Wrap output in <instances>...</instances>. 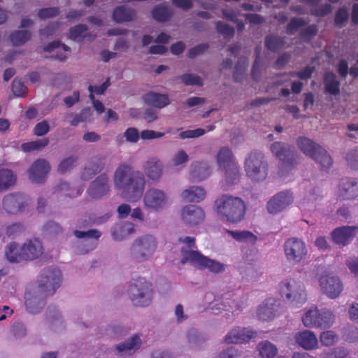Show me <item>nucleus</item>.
I'll return each mask as SVG.
<instances>
[{"mask_svg":"<svg viewBox=\"0 0 358 358\" xmlns=\"http://www.w3.org/2000/svg\"><path fill=\"white\" fill-rule=\"evenodd\" d=\"M215 27L217 31L222 34L226 39H230L234 36L235 29L233 27L228 24H226L222 21H218L216 22Z\"/></svg>","mask_w":358,"mask_h":358,"instance_id":"de8ad7c7","label":"nucleus"},{"mask_svg":"<svg viewBox=\"0 0 358 358\" xmlns=\"http://www.w3.org/2000/svg\"><path fill=\"white\" fill-rule=\"evenodd\" d=\"M234 294L231 292L224 294L221 299H215L211 307L215 314L221 313V310H227L229 312H235L242 308L236 299L234 298Z\"/></svg>","mask_w":358,"mask_h":358,"instance_id":"dca6fc26","label":"nucleus"},{"mask_svg":"<svg viewBox=\"0 0 358 358\" xmlns=\"http://www.w3.org/2000/svg\"><path fill=\"white\" fill-rule=\"evenodd\" d=\"M299 149L306 155L319 163L322 168L329 169L333 164V160L327 150L312 140L300 137L297 140Z\"/></svg>","mask_w":358,"mask_h":358,"instance_id":"39448f33","label":"nucleus"},{"mask_svg":"<svg viewBox=\"0 0 358 358\" xmlns=\"http://www.w3.org/2000/svg\"><path fill=\"white\" fill-rule=\"evenodd\" d=\"M258 350L262 358H274L278 352L276 346L268 341L260 342Z\"/></svg>","mask_w":358,"mask_h":358,"instance_id":"a19ab883","label":"nucleus"},{"mask_svg":"<svg viewBox=\"0 0 358 358\" xmlns=\"http://www.w3.org/2000/svg\"><path fill=\"white\" fill-rule=\"evenodd\" d=\"M271 150L289 169L294 168L299 163V155L292 146L285 143L275 142L271 145Z\"/></svg>","mask_w":358,"mask_h":358,"instance_id":"9b49d317","label":"nucleus"},{"mask_svg":"<svg viewBox=\"0 0 358 358\" xmlns=\"http://www.w3.org/2000/svg\"><path fill=\"white\" fill-rule=\"evenodd\" d=\"M143 170L149 179L157 180L162 175L163 165L159 159L152 157L145 162Z\"/></svg>","mask_w":358,"mask_h":358,"instance_id":"a878e982","label":"nucleus"},{"mask_svg":"<svg viewBox=\"0 0 358 358\" xmlns=\"http://www.w3.org/2000/svg\"><path fill=\"white\" fill-rule=\"evenodd\" d=\"M21 247L15 242L10 243L6 248L5 255L7 259L11 263L20 262L22 260L21 257Z\"/></svg>","mask_w":358,"mask_h":358,"instance_id":"58836bf2","label":"nucleus"},{"mask_svg":"<svg viewBox=\"0 0 358 358\" xmlns=\"http://www.w3.org/2000/svg\"><path fill=\"white\" fill-rule=\"evenodd\" d=\"M216 161L220 168L226 169L232 165H237L231 150L228 147H222L216 155Z\"/></svg>","mask_w":358,"mask_h":358,"instance_id":"2f4dec72","label":"nucleus"},{"mask_svg":"<svg viewBox=\"0 0 358 358\" xmlns=\"http://www.w3.org/2000/svg\"><path fill=\"white\" fill-rule=\"evenodd\" d=\"M88 27L87 25L83 24H78L72 27L69 29V38L73 41L77 40L79 38H85V34Z\"/></svg>","mask_w":358,"mask_h":358,"instance_id":"09e8293b","label":"nucleus"},{"mask_svg":"<svg viewBox=\"0 0 358 358\" xmlns=\"http://www.w3.org/2000/svg\"><path fill=\"white\" fill-rule=\"evenodd\" d=\"M12 92L16 96H24L27 92V87L22 79L15 78L12 83Z\"/></svg>","mask_w":358,"mask_h":358,"instance_id":"603ef678","label":"nucleus"},{"mask_svg":"<svg viewBox=\"0 0 358 358\" xmlns=\"http://www.w3.org/2000/svg\"><path fill=\"white\" fill-rule=\"evenodd\" d=\"M294 201V196L289 191H282L275 194L267 203L266 208L269 213H280Z\"/></svg>","mask_w":358,"mask_h":358,"instance_id":"2eb2a0df","label":"nucleus"},{"mask_svg":"<svg viewBox=\"0 0 358 358\" xmlns=\"http://www.w3.org/2000/svg\"><path fill=\"white\" fill-rule=\"evenodd\" d=\"M294 338L299 346L307 350L316 348L318 344L315 334L309 330H304L296 333Z\"/></svg>","mask_w":358,"mask_h":358,"instance_id":"393cba45","label":"nucleus"},{"mask_svg":"<svg viewBox=\"0 0 358 358\" xmlns=\"http://www.w3.org/2000/svg\"><path fill=\"white\" fill-rule=\"evenodd\" d=\"M157 248L156 238L152 235L146 234L135 240L131 248V254L137 261H146L153 255Z\"/></svg>","mask_w":358,"mask_h":358,"instance_id":"1a4fd4ad","label":"nucleus"},{"mask_svg":"<svg viewBox=\"0 0 358 358\" xmlns=\"http://www.w3.org/2000/svg\"><path fill=\"white\" fill-rule=\"evenodd\" d=\"M315 71V66H307L303 70L297 72H292L289 75L293 77L296 76L301 80H308L311 78Z\"/></svg>","mask_w":358,"mask_h":358,"instance_id":"052dcab7","label":"nucleus"},{"mask_svg":"<svg viewBox=\"0 0 358 358\" xmlns=\"http://www.w3.org/2000/svg\"><path fill=\"white\" fill-rule=\"evenodd\" d=\"M110 214L106 213L103 216L97 217L96 213H89L83 219L78 222L79 227H89L94 224H101L105 222L110 217Z\"/></svg>","mask_w":358,"mask_h":358,"instance_id":"4c0bfd02","label":"nucleus"},{"mask_svg":"<svg viewBox=\"0 0 358 358\" xmlns=\"http://www.w3.org/2000/svg\"><path fill=\"white\" fill-rule=\"evenodd\" d=\"M318 32L316 24H310L302 29L300 32L301 38L306 42H310V39L315 37Z\"/></svg>","mask_w":358,"mask_h":358,"instance_id":"4d7b16f0","label":"nucleus"},{"mask_svg":"<svg viewBox=\"0 0 358 358\" xmlns=\"http://www.w3.org/2000/svg\"><path fill=\"white\" fill-rule=\"evenodd\" d=\"M227 233L238 242L250 241L255 243L257 240V237L249 231H232L227 229Z\"/></svg>","mask_w":358,"mask_h":358,"instance_id":"c03bdc74","label":"nucleus"},{"mask_svg":"<svg viewBox=\"0 0 358 358\" xmlns=\"http://www.w3.org/2000/svg\"><path fill=\"white\" fill-rule=\"evenodd\" d=\"M16 176L13 171L8 169H0V192L7 190L14 185Z\"/></svg>","mask_w":358,"mask_h":358,"instance_id":"e433bc0d","label":"nucleus"},{"mask_svg":"<svg viewBox=\"0 0 358 358\" xmlns=\"http://www.w3.org/2000/svg\"><path fill=\"white\" fill-rule=\"evenodd\" d=\"M279 309V303L275 299H266L257 309V317L263 321L273 320L277 315Z\"/></svg>","mask_w":358,"mask_h":358,"instance_id":"5701e85b","label":"nucleus"},{"mask_svg":"<svg viewBox=\"0 0 358 358\" xmlns=\"http://www.w3.org/2000/svg\"><path fill=\"white\" fill-rule=\"evenodd\" d=\"M129 293L134 305L147 306L152 301V284L144 278H138L129 286Z\"/></svg>","mask_w":358,"mask_h":358,"instance_id":"0eeeda50","label":"nucleus"},{"mask_svg":"<svg viewBox=\"0 0 358 358\" xmlns=\"http://www.w3.org/2000/svg\"><path fill=\"white\" fill-rule=\"evenodd\" d=\"M31 33L28 30H18L11 33L9 36L10 42L14 46H20L31 39Z\"/></svg>","mask_w":358,"mask_h":358,"instance_id":"ea45409f","label":"nucleus"},{"mask_svg":"<svg viewBox=\"0 0 358 358\" xmlns=\"http://www.w3.org/2000/svg\"><path fill=\"white\" fill-rule=\"evenodd\" d=\"M73 234L77 238H94L96 241L101 236V232L97 229H90L86 231L74 230Z\"/></svg>","mask_w":358,"mask_h":358,"instance_id":"6e6d98bb","label":"nucleus"},{"mask_svg":"<svg viewBox=\"0 0 358 358\" xmlns=\"http://www.w3.org/2000/svg\"><path fill=\"white\" fill-rule=\"evenodd\" d=\"M22 260H33L39 257L43 252L41 241L38 239L29 240L21 247Z\"/></svg>","mask_w":358,"mask_h":358,"instance_id":"b1692460","label":"nucleus"},{"mask_svg":"<svg viewBox=\"0 0 358 358\" xmlns=\"http://www.w3.org/2000/svg\"><path fill=\"white\" fill-rule=\"evenodd\" d=\"M224 169V180L227 187H230L239 182L240 170L238 165H232Z\"/></svg>","mask_w":358,"mask_h":358,"instance_id":"79ce46f5","label":"nucleus"},{"mask_svg":"<svg viewBox=\"0 0 358 358\" xmlns=\"http://www.w3.org/2000/svg\"><path fill=\"white\" fill-rule=\"evenodd\" d=\"M345 159L348 166L355 170H358V149L352 150L348 152Z\"/></svg>","mask_w":358,"mask_h":358,"instance_id":"e2e57ef3","label":"nucleus"},{"mask_svg":"<svg viewBox=\"0 0 358 358\" xmlns=\"http://www.w3.org/2000/svg\"><path fill=\"white\" fill-rule=\"evenodd\" d=\"M244 168L247 176L254 181H263L268 176V164L260 152H251L245 159Z\"/></svg>","mask_w":358,"mask_h":358,"instance_id":"20e7f679","label":"nucleus"},{"mask_svg":"<svg viewBox=\"0 0 358 358\" xmlns=\"http://www.w3.org/2000/svg\"><path fill=\"white\" fill-rule=\"evenodd\" d=\"M324 92L334 96L340 94V81L333 72H327L324 76Z\"/></svg>","mask_w":358,"mask_h":358,"instance_id":"72a5a7b5","label":"nucleus"},{"mask_svg":"<svg viewBox=\"0 0 358 358\" xmlns=\"http://www.w3.org/2000/svg\"><path fill=\"white\" fill-rule=\"evenodd\" d=\"M349 19V13L347 8H339L335 13L334 23L336 27H343Z\"/></svg>","mask_w":358,"mask_h":358,"instance_id":"8fccbe9b","label":"nucleus"},{"mask_svg":"<svg viewBox=\"0 0 358 358\" xmlns=\"http://www.w3.org/2000/svg\"><path fill=\"white\" fill-rule=\"evenodd\" d=\"M45 230L50 234L57 235L62 232V227L57 222L49 221L44 225Z\"/></svg>","mask_w":358,"mask_h":358,"instance_id":"338daca9","label":"nucleus"},{"mask_svg":"<svg viewBox=\"0 0 358 358\" xmlns=\"http://www.w3.org/2000/svg\"><path fill=\"white\" fill-rule=\"evenodd\" d=\"M338 196L343 200H350L357 197L358 179H343L338 187Z\"/></svg>","mask_w":358,"mask_h":358,"instance_id":"412c9836","label":"nucleus"},{"mask_svg":"<svg viewBox=\"0 0 358 358\" xmlns=\"http://www.w3.org/2000/svg\"><path fill=\"white\" fill-rule=\"evenodd\" d=\"M50 131V127L48 123L43 120L38 122L34 128V134L37 136H42Z\"/></svg>","mask_w":358,"mask_h":358,"instance_id":"774afa93","label":"nucleus"},{"mask_svg":"<svg viewBox=\"0 0 358 358\" xmlns=\"http://www.w3.org/2000/svg\"><path fill=\"white\" fill-rule=\"evenodd\" d=\"M284 252L287 260L297 264L306 257L308 250L305 243L298 238H289L284 243Z\"/></svg>","mask_w":358,"mask_h":358,"instance_id":"9d476101","label":"nucleus"},{"mask_svg":"<svg viewBox=\"0 0 358 358\" xmlns=\"http://www.w3.org/2000/svg\"><path fill=\"white\" fill-rule=\"evenodd\" d=\"M279 292L282 298L296 307H300L307 301L304 285L293 278L282 280L279 284Z\"/></svg>","mask_w":358,"mask_h":358,"instance_id":"7ed1b4c3","label":"nucleus"},{"mask_svg":"<svg viewBox=\"0 0 358 358\" xmlns=\"http://www.w3.org/2000/svg\"><path fill=\"white\" fill-rule=\"evenodd\" d=\"M214 208L218 216L225 222L238 224L244 220L247 206L239 196L223 194L214 202Z\"/></svg>","mask_w":358,"mask_h":358,"instance_id":"f03ea898","label":"nucleus"},{"mask_svg":"<svg viewBox=\"0 0 358 358\" xmlns=\"http://www.w3.org/2000/svg\"><path fill=\"white\" fill-rule=\"evenodd\" d=\"M109 192L108 178L105 173L99 176L95 180L91 182L87 190L92 199H99Z\"/></svg>","mask_w":358,"mask_h":358,"instance_id":"4be33fe9","label":"nucleus"},{"mask_svg":"<svg viewBox=\"0 0 358 358\" xmlns=\"http://www.w3.org/2000/svg\"><path fill=\"white\" fill-rule=\"evenodd\" d=\"M334 322V315L331 311L319 310L317 327L321 329L329 328Z\"/></svg>","mask_w":358,"mask_h":358,"instance_id":"49530a36","label":"nucleus"},{"mask_svg":"<svg viewBox=\"0 0 358 358\" xmlns=\"http://www.w3.org/2000/svg\"><path fill=\"white\" fill-rule=\"evenodd\" d=\"M143 100L146 104L157 108H164L170 103L167 94H162L152 92L144 94Z\"/></svg>","mask_w":358,"mask_h":358,"instance_id":"c756f323","label":"nucleus"},{"mask_svg":"<svg viewBox=\"0 0 358 358\" xmlns=\"http://www.w3.org/2000/svg\"><path fill=\"white\" fill-rule=\"evenodd\" d=\"M179 78L185 85H196L201 87L203 85L201 78L196 75L185 73L180 76Z\"/></svg>","mask_w":358,"mask_h":358,"instance_id":"864d4df0","label":"nucleus"},{"mask_svg":"<svg viewBox=\"0 0 358 358\" xmlns=\"http://www.w3.org/2000/svg\"><path fill=\"white\" fill-rule=\"evenodd\" d=\"M60 13L58 7H49L41 8L38 12V16L41 20L52 18L57 16Z\"/></svg>","mask_w":358,"mask_h":358,"instance_id":"13d9d810","label":"nucleus"},{"mask_svg":"<svg viewBox=\"0 0 358 358\" xmlns=\"http://www.w3.org/2000/svg\"><path fill=\"white\" fill-rule=\"evenodd\" d=\"M141 344L138 336L134 335L129 339L116 345V350L120 356L130 355L138 350Z\"/></svg>","mask_w":358,"mask_h":358,"instance_id":"c85d7f7f","label":"nucleus"},{"mask_svg":"<svg viewBox=\"0 0 358 358\" xmlns=\"http://www.w3.org/2000/svg\"><path fill=\"white\" fill-rule=\"evenodd\" d=\"M307 22L301 17H292L287 25L286 31L288 34H294L299 28L306 25Z\"/></svg>","mask_w":358,"mask_h":358,"instance_id":"3c124183","label":"nucleus"},{"mask_svg":"<svg viewBox=\"0 0 358 358\" xmlns=\"http://www.w3.org/2000/svg\"><path fill=\"white\" fill-rule=\"evenodd\" d=\"M115 188L121 197L129 202L138 201L144 192L145 179L142 172L126 163L120 164L113 176Z\"/></svg>","mask_w":358,"mask_h":358,"instance_id":"f257e3e1","label":"nucleus"},{"mask_svg":"<svg viewBox=\"0 0 358 358\" xmlns=\"http://www.w3.org/2000/svg\"><path fill=\"white\" fill-rule=\"evenodd\" d=\"M319 310L315 308L307 311L302 317V322L306 327H317Z\"/></svg>","mask_w":358,"mask_h":358,"instance_id":"a18cd8bd","label":"nucleus"},{"mask_svg":"<svg viewBox=\"0 0 358 358\" xmlns=\"http://www.w3.org/2000/svg\"><path fill=\"white\" fill-rule=\"evenodd\" d=\"M24 231V226L21 223H13L6 229V234L9 237H15Z\"/></svg>","mask_w":358,"mask_h":358,"instance_id":"680f3d73","label":"nucleus"},{"mask_svg":"<svg viewBox=\"0 0 358 358\" xmlns=\"http://www.w3.org/2000/svg\"><path fill=\"white\" fill-rule=\"evenodd\" d=\"M124 137H125L127 142L136 143L139 139L140 135L136 128L129 127L124 131Z\"/></svg>","mask_w":358,"mask_h":358,"instance_id":"69168bd1","label":"nucleus"},{"mask_svg":"<svg viewBox=\"0 0 358 358\" xmlns=\"http://www.w3.org/2000/svg\"><path fill=\"white\" fill-rule=\"evenodd\" d=\"M50 171L49 162L44 159H38L33 162L29 169V178L34 182L42 183Z\"/></svg>","mask_w":358,"mask_h":358,"instance_id":"a211bd4d","label":"nucleus"},{"mask_svg":"<svg viewBox=\"0 0 358 358\" xmlns=\"http://www.w3.org/2000/svg\"><path fill=\"white\" fill-rule=\"evenodd\" d=\"M135 10L126 6H119L114 8L113 12V20L117 22H128L134 20Z\"/></svg>","mask_w":358,"mask_h":358,"instance_id":"7c9ffc66","label":"nucleus"},{"mask_svg":"<svg viewBox=\"0 0 358 358\" xmlns=\"http://www.w3.org/2000/svg\"><path fill=\"white\" fill-rule=\"evenodd\" d=\"M182 264L189 262L199 268H208L213 273H220L224 270V265L219 262L210 259L197 251L182 248L181 250Z\"/></svg>","mask_w":358,"mask_h":358,"instance_id":"423d86ee","label":"nucleus"},{"mask_svg":"<svg viewBox=\"0 0 358 358\" xmlns=\"http://www.w3.org/2000/svg\"><path fill=\"white\" fill-rule=\"evenodd\" d=\"M62 282L60 270L56 267L43 268L38 279L40 292L45 296L52 295Z\"/></svg>","mask_w":358,"mask_h":358,"instance_id":"6e6552de","label":"nucleus"},{"mask_svg":"<svg viewBox=\"0 0 358 358\" xmlns=\"http://www.w3.org/2000/svg\"><path fill=\"white\" fill-rule=\"evenodd\" d=\"M265 47L271 52H276L280 48H282L285 44L284 38L269 34L264 38Z\"/></svg>","mask_w":358,"mask_h":358,"instance_id":"37998d69","label":"nucleus"},{"mask_svg":"<svg viewBox=\"0 0 358 358\" xmlns=\"http://www.w3.org/2000/svg\"><path fill=\"white\" fill-rule=\"evenodd\" d=\"M29 199L21 193H10L3 199V208L8 214H17L28 204Z\"/></svg>","mask_w":358,"mask_h":358,"instance_id":"ddd939ff","label":"nucleus"},{"mask_svg":"<svg viewBox=\"0 0 358 358\" xmlns=\"http://www.w3.org/2000/svg\"><path fill=\"white\" fill-rule=\"evenodd\" d=\"M205 196V189L198 186L190 187L181 193L182 199L187 202L199 203L203 200Z\"/></svg>","mask_w":358,"mask_h":358,"instance_id":"473e14b6","label":"nucleus"},{"mask_svg":"<svg viewBox=\"0 0 358 358\" xmlns=\"http://www.w3.org/2000/svg\"><path fill=\"white\" fill-rule=\"evenodd\" d=\"M77 157L71 156L63 159L58 166V172L60 173H65L70 171L76 164L77 162Z\"/></svg>","mask_w":358,"mask_h":358,"instance_id":"5fc2aeb1","label":"nucleus"},{"mask_svg":"<svg viewBox=\"0 0 358 358\" xmlns=\"http://www.w3.org/2000/svg\"><path fill=\"white\" fill-rule=\"evenodd\" d=\"M257 336V333L251 329L236 327L225 336L224 341L227 343H243L249 342Z\"/></svg>","mask_w":358,"mask_h":358,"instance_id":"aec40b11","label":"nucleus"},{"mask_svg":"<svg viewBox=\"0 0 358 358\" xmlns=\"http://www.w3.org/2000/svg\"><path fill=\"white\" fill-rule=\"evenodd\" d=\"M106 159L101 157H96L90 160L89 166L85 167L82 173L83 180H89L95 174L100 173L105 167Z\"/></svg>","mask_w":358,"mask_h":358,"instance_id":"cd10ccee","label":"nucleus"},{"mask_svg":"<svg viewBox=\"0 0 358 358\" xmlns=\"http://www.w3.org/2000/svg\"><path fill=\"white\" fill-rule=\"evenodd\" d=\"M134 231V224L131 222H125L114 226L112 230V236L115 241H121Z\"/></svg>","mask_w":358,"mask_h":358,"instance_id":"f704fd0d","label":"nucleus"},{"mask_svg":"<svg viewBox=\"0 0 358 358\" xmlns=\"http://www.w3.org/2000/svg\"><path fill=\"white\" fill-rule=\"evenodd\" d=\"M211 173L210 166L203 162H195L191 165L190 176L194 181L206 179Z\"/></svg>","mask_w":358,"mask_h":358,"instance_id":"bb28decb","label":"nucleus"},{"mask_svg":"<svg viewBox=\"0 0 358 358\" xmlns=\"http://www.w3.org/2000/svg\"><path fill=\"white\" fill-rule=\"evenodd\" d=\"M332 11V6L329 3L320 5L317 8L310 9V14L316 17H324Z\"/></svg>","mask_w":358,"mask_h":358,"instance_id":"bf43d9fd","label":"nucleus"},{"mask_svg":"<svg viewBox=\"0 0 358 358\" xmlns=\"http://www.w3.org/2000/svg\"><path fill=\"white\" fill-rule=\"evenodd\" d=\"M209 48L208 44L207 43H201L199 44L192 48H190L188 51V57L190 59H193L196 57L197 55H201L205 52Z\"/></svg>","mask_w":358,"mask_h":358,"instance_id":"0e129e2a","label":"nucleus"},{"mask_svg":"<svg viewBox=\"0 0 358 358\" xmlns=\"http://www.w3.org/2000/svg\"><path fill=\"white\" fill-rule=\"evenodd\" d=\"M167 203V196L164 192L156 188L148 189L143 196L145 208L153 211L162 210Z\"/></svg>","mask_w":358,"mask_h":358,"instance_id":"f8f14e48","label":"nucleus"},{"mask_svg":"<svg viewBox=\"0 0 358 358\" xmlns=\"http://www.w3.org/2000/svg\"><path fill=\"white\" fill-rule=\"evenodd\" d=\"M358 232L357 226H343L334 229L331 233L332 241L337 245L345 246Z\"/></svg>","mask_w":358,"mask_h":358,"instance_id":"f3484780","label":"nucleus"},{"mask_svg":"<svg viewBox=\"0 0 358 358\" xmlns=\"http://www.w3.org/2000/svg\"><path fill=\"white\" fill-rule=\"evenodd\" d=\"M319 281L322 291L329 298L336 299L343 291V284L336 276L329 275H322L320 277Z\"/></svg>","mask_w":358,"mask_h":358,"instance_id":"4468645a","label":"nucleus"},{"mask_svg":"<svg viewBox=\"0 0 358 358\" xmlns=\"http://www.w3.org/2000/svg\"><path fill=\"white\" fill-rule=\"evenodd\" d=\"M205 217L202 208L196 205H187L181 210L182 222L187 225L194 226L201 223Z\"/></svg>","mask_w":358,"mask_h":358,"instance_id":"6ab92c4d","label":"nucleus"},{"mask_svg":"<svg viewBox=\"0 0 358 358\" xmlns=\"http://www.w3.org/2000/svg\"><path fill=\"white\" fill-rule=\"evenodd\" d=\"M173 15L172 10L164 3L155 6L152 10V16L153 19L159 22H165L169 21Z\"/></svg>","mask_w":358,"mask_h":358,"instance_id":"c9c22d12","label":"nucleus"}]
</instances>
